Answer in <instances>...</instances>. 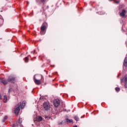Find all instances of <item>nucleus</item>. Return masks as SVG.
<instances>
[{
	"instance_id": "1",
	"label": "nucleus",
	"mask_w": 127,
	"mask_h": 127,
	"mask_svg": "<svg viewBox=\"0 0 127 127\" xmlns=\"http://www.w3.org/2000/svg\"><path fill=\"white\" fill-rule=\"evenodd\" d=\"M25 101H23L21 102H19L17 105L15 106V109L14 110V113L16 116H18L19 114V111H20V108L22 110V109H24V107H25Z\"/></svg>"
},
{
	"instance_id": "2",
	"label": "nucleus",
	"mask_w": 127,
	"mask_h": 127,
	"mask_svg": "<svg viewBox=\"0 0 127 127\" xmlns=\"http://www.w3.org/2000/svg\"><path fill=\"white\" fill-rule=\"evenodd\" d=\"M46 33V24L44 23L41 27L40 34L41 35H44Z\"/></svg>"
},
{
	"instance_id": "3",
	"label": "nucleus",
	"mask_w": 127,
	"mask_h": 127,
	"mask_svg": "<svg viewBox=\"0 0 127 127\" xmlns=\"http://www.w3.org/2000/svg\"><path fill=\"white\" fill-rule=\"evenodd\" d=\"M8 81L10 83H15V82L16 81V79L14 76H10L8 78Z\"/></svg>"
},
{
	"instance_id": "4",
	"label": "nucleus",
	"mask_w": 127,
	"mask_h": 127,
	"mask_svg": "<svg viewBox=\"0 0 127 127\" xmlns=\"http://www.w3.org/2000/svg\"><path fill=\"white\" fill-rule=\"evenodd\" d=\"M121 84H123V82L125 81V88H127V75H126L125 76L121 79Z\"/></svg>"
},
{
	"instance_id": "5",
	"label": "nucleus",
	"mask_w": 127,
	"mask_h": 127,
	"mask_svg": "<svg viewBox=\"0 0 127 127\" xmlns=\"http://www.w3.org/2000/svg\"><path fill=\"white\" fill-rule=\"evenodd\" d=\"M43 107L44 109L46 111H48V110H49V108H50V105H49V103L45 102L43 104Z\"/></svg>"
},
{
	"instance_id": "6",
	"label": "nucleus",
	"mask_w": 127,
	"mask_h": 127,
	"mask_svg": "<svg viewBox=\"0 0 127 127\" xmlns=\"http://www.w3.org/2000/svg\"><path fill=\"white\" fill-rule=\"evenodd\" d=\"M54 105L56 108H57L60 105V100L59 99H55L54 101Z\"/></svg>"
},
{
	"instance_id": "7",
	"label": "nucleus",
	"mask_w": 127,
	"mask_h": 127,
	"mask_svg": "<svg viewBox=\"0 0 127 127\" xmlns=\"http://www.w3.org/2000/svg\"><path fill=\"white\" fill-rule=\"evenodd\" d=\"M126 13H127V11H126V10L123 9L121 13H120V15L122 17H125V16H126Z\"/></svg>"
},
{
	"instance_id": "8",
	"label": "nucleus",
	"mask_w": 127,
	"mask_h": 127,
	"mask_svg": "<svg viewBox=\"0 0 127 127\" xmlns=\"http://www.w3.org/2000/svg\"><path fill=\"white\" fill-rule=\"evenodd\" d=\"M34 81L36 85H40V80H38L36 78H35V77H34Z\"/></svg>"
},
{
	"instance_id": "9",
	"label": "nucleus",
	"mask_w": 127,
	"mask_h": 127,
	"mask_svg": "<svg viewBox=\"0 0 127 127\" xmlns=\"http://www.w3.org/2000/svg\"><path fill=\"white\" fill-rule=\"evenodd\" d=\"M47 0H37V1L38 2V3H43V4H45V2H46Z\"/></svg>"
},
{
	"instance_id": "10",
	"label": "nucleus",
	"mask_w": 127,
	"mask_h": 127,
	"mask_svg": "<svg viewBox=\"0 0 127 127\" xmlns=\"http://www.w3.org/2000/svg\"><path fill=\"white\" fill-rule=\"evenodd\" d=\"M2 83L5 86L6 85H7V83H8V79H3L1 81Z\"/></svg>"
},
{
	"instance_id": "11",
	"label": "nucleus",
	"mask_w": 127,
	"mask_h": 127,
	"mask_svg": "<svg viewBox=\"0 0 127 127\" xmlns=\"http://www.w3.org/2000/svg\"><path fill=\"white\" fill-rule=\"evenodd\" d=\"M65 121L66 123H68V124H73V120L72 119H69L68 118L65 119Z\"/></svg>"
},
{
	"instance_id": "12",
	"label": "nucleus",
	"mask_w": 127,
	"mask_h": 127,
	"mask_svg": "<svg viewBox=\"0 0 127 127\" xmlns=\"http://www.w3.org/2000/svg\"><path fill=\"white\" fill-rule=\"evenodd\" d=\"M43 120V118H42V117L41 116H38L36 118V121L37 122H41Z\"/></svg>"
},
{
	"instance_id": "13",
	"label": "nucleus",
	"mask_w": 127,
	"mask_h": 127,
	"mask_svg": "<svg viewBox=\"0 0 127 127\" xmlns=\"http://www.w3.org/2000/svg\"><path fill=\"white\" fill-rule=\"evenodd\" d=\"M124 66L125 67H127V57H126L124 60V62L123 63Z\"/></svg>"
},
{
	"instance_id": "14",
	"label": "nucleus",
	"mask_w": 127,
	"mask_h": 127,
	"mask_svg": "<svg viewBox=\"0 0 127 127\" xmlns=\"http://www.w3.org/2000/svg\"><path fill=\"white\" fill-rule=\"evenodd\" d=\"M3 101L4 103H6L7 102V97H6V96L4 95L3 96Z\"/></svg>"
},
{
	"instance_id": "15",
	"label": "nucleus",
	"mask_w": 127,
	"mask_h": 127,
	"mask_svg": "<svg viewBox=\"0 0 127 127\" xmlns=\"http://www.w3.org/2000/svg\"><path fill=\"white\" fill-rule=\"evenodd\" d=\"M3 23V20L1 18H0V26H1Z\"/></svg>"
},
{
	"instance_id": "16",
	"label": "nucleus",
	"mask_w": 127,
	"mask_h": 127,
	"mask_svg": "<svg viewBox=\"0 0 127 127\" xmlns=\"http://www.w3.org/2000/svg\"><path fill=\"white\" fill-rule=\"evenodd\" d=\"M25 62L26 63H27V62H28V61H29V59H28V57H26L25 58Z\"/></svg>"
},
{
	"instance_id": "17",
	"label": "nucleus",
	"mask_w": 127,
	"mask_h": 127,
	"mask_svg": "<svg viewBox=\"0 0 127 127\" xmlns=\"http://www.w3.org/2000/svg\"><path fill=\"white\" fill-rule=\"evenodd\" d=\"M6 120H7V116H5L2 120V122L4 123V122H5V121H6Z\"/></svg>"
},
{
	"instance_id": "18",
	"label": "nucleus",
	"mask_w": 127,
	"mask_h": 127,
	"mask_svg": "<svg viewBox=\"0 0 127 127\" xmlns=\"http://www.w3.org/2000/svg\"><path fill=\"white\" fill-rule=\"evenodd\" d=\"M74 120L76 121V122L79 121V117H78V116H75Z\"/></svg>"
},
{
	"instance_id": "19",
	"label": "nucleus",
	"mask_w": 127,
	"mask_h": 127,
	"mask_svg": "<svg viewBox=\"0 0 127 127\" xmlns=\"http://www.w3.org/2000/svg\"><path fill=\"white\" fill-rule=\"evenodd\" d=\"M115 90H116V91H117V92H119V91H120V88H119V87H116V88H115Z\"/></svg>"
},
{
	"instance_id": "20",
	"label": "nucleus",
	"mask_w": 127,
	"mask_h": 127,
	"mask_svg": "<svg viewBox=\"0 0 127 127\" xmlns=\"http://www.w3.org/2000/svg\"><path fill=\"white\" fill-rule=\"evenodd\" d=\"M115 3H116L117 4H118L120 3V0L115 1Z\"/></svg>"
},
{
	"instance_id": "21",
	"label": "nucleus",
	"mask_w": 127,
	"mask_h": 127,
	"mask_svg": "<svg viewBox=\"0 0 127 127\" xmlns=\"http://www.w3.org/2000/svg\"><path fill=\"white\" fill-rule=\"evenodd\" d=\"M11 91H12V88H10V89H9L8 90V93H10V92H11Z\"/></svg>"
},
{
	"instance_id": "22",
	"label": "nucleus",
	"mask_w": 127,
	"mask_h": 127,
	"mask_svg": "<svg viewBox=\"0 0 127 127\" xmlns=\"http://www.w3.org/2000/svg\"><path fill=\"white\" fill-rule=\"evenodd\" d=\"M99 14H105V12H100Z\"/></svg>"
},
{
	"instance_id": "23",
	"label": "nucleus",
	"mask_w": 127,
	"mask_h": 127,
	"mask_svg": "<svg viewBox=\"0 0 127 127\" xmlns=\"http://www.w3.org/2000/svg\"><path fill=\"white\" fill-rule=\"evenodd\" d=\"M45 119H48V120H49L50 119V117L46 116L45 117Z\"/></svg>"
},
{
	"instance_id": "24",
	"label": "nucleus",
	"mask_w": 127,
	"mask_h": 127,
	"mask_svg": "<svg viewBox=\"0 0 127 127\" xmlns=\"http://www.w3.org/2000/svg\"><path fill=\"white\" fill-rule=\"evenodd\" d=\"M0 100H2V96L0 94Z\"/></svg>"
},
{
	"instance_id": "25",
	"label": "nucleus",
	"mask_w": 127,
	"mask_h": 127,
	"mask_svg": "<svg viewBox=\"0 0 127 127\" xmlns=\"http://www.w3.org/2000/svg\"><path fill=\"white\" fill-rule=\"evenodd\" d=\"M42 9H43V10H45L46 9V8H44V6L42 7Z\"/></svg>"
},
{
	"instance_id": "26",
	"label": "nucleus",
	"mask_w": 127,
	"mask_h": 127,
	"mask_svg": "<svg viewBox=\"0 0 127 127\" xmlns=\"http://www.w3.org/2000/svg\"><path fill=\"white\" fill-rule=\"evenodd\" d=\"M31 53H33V54H34V53H35V50H34V52H31Z\"/></svg>"
},
{
	"instance_id": "27",
	"label": "nucleus",
	"mask_w": 127,
	"mask_h": 127,
	"mask_svg": "<svg viewBox=\"0 0 127 127\" xmlns=\"http://www.w3.org/2000/svg\"><path fill=\"white\" fill-rule=\"evenodd\" d=\"M59 125H62V122H60L59 123Z\"/></svg>"
},
{
	"instance_id": "28",
	"label": "nucleus",
	"mask_w": 127,
	"mask_h": 127,
	"mask_svg": "<svg viewBox=\"0 0 127 127\" xmlns=\"http://www.w3.org/2000/svg\"><path fill=\"white\" fill-rule=\"evenodd\" d=\"M40 76H41V78L42 79V78H43V76L42 75H40Z\"/></svg>"
},
{
	"instance_id": "29",
	"label": "nucleus",
	"mask_w": 127,
	"mask_h": 127,
	"mask_svg": "<svg viewBox=\"0 0 127 127\" xmlns=\"http://www.w3.org/2000/svg\"><path fill=\"white\" fill-rule=\"evenodd\" d=\"M49 7L48 6H47V8H49Z\"/></svg>"
},
{
	"instance_id": "30",
	"label": "nucleus",
	"mask_w": 127,
	"mask_h": 127,
	"mask_svg": "<svg viewBox=\"0 0 127 127\" xmlns=\"http://www.w3.org/2000/svg\"><path fill=\"white\" fill-rule=\"evenodd\" d=\"M77 127V126H75L74 127Z\"/></svg>"
}]
</instances>
